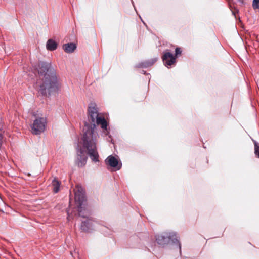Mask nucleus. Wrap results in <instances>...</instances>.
<instances>
[{"label":"nucleus","instance_id":"13","mask_svg":"<svg viewBox=\"0 0 259 259\" xmlns=\"http://www.w3.org/2000/svg\"><path fill=\"white\" fill-rule=\"evenodd\" d=\"M254 153L256 156L259 158V144L255 141H254Z\"/></svg>","mask_w":259,"mask_h":259},{"label":"nucleus","instance_id":"2","mask_svg":"<svg viewBox=\"0 0 259 259\" xmlns=\"http://www.w3.org/2000/svg\"><path fill=\"white\" fill-rule=\"evenodd\" d=\"M37 71L42 80L39 85V93L42 96H47L56 92L60 85L56 71L51 64L41 62L38 64Z\"/></svg>","mask_w":259,"mask_h":259},{"label":"nucleus","instance_id":"12","mask_svg":"<svg viewBox=\"0 0 259 259\" xmlns=\"http://www.w3.org/2000/svg\"><path fill=\"white\" fill-rule=\"evenodd\" d=\"M52 186L53 187V191L56 193L59 191L60 183L58 180L56 178L54 179L52 182Z\"/></svg>","mask_w":259,"mask_h":259},{"label":"nucleus","instance_id":"5","mask_svg":"<svg viewBox=\"0 0 259 259\" xmlns=\"http://www.w3.org/2000/svg\"><path fill=\"white\" fill-rule=\"evenodd\" d=\"M46 123L45 117H37L31 126L32 133L35 135L40 134L45 130Z\"/></svg>","mask_w":259,"mask_h":259},{"label":"nucleus","instance_id":"11","mask_svg":"<svg viewBox=\"0 0 259 259\" xmlns=\"http://www.w3.org/2000/svg\"><path fill=\"white\" fill-rule=\"evenodd\" d=\"M58 44L52 39H48L46 44L47 49L50 51L55 50Z\"/></svg>","mask_w":259,"mask_h":259},{"label":"nucleus","instance_id":"15","mask_svg":"<svg viewBox=\"0 0 259 259\" xmlns=\"http://www.w3.org/2000/svg\"><path fill=\"white\" fill-rule=\"evenodd\" d=\"M142 72H143V74H145V71L143 70Z\"/></svg>","mask_w":259,"mask_h":259},{"label":"nucleus","instance_id":"6","mask_svg":"<svg viewBox=\"0 0 259 259\" xmlns=\"http://www.w3.org/2000/svg\"><path fill=\"white\" fill-rule=\"evenodd\" d=\"M181 54V51L180 48H176L175 50V56L172 54L167 52L164 53L162 56V60L165 66H171L175 63L176 57Z\"/></svg>","mask_w":259,"mask_h":259},{"label":"nucleus","instance_id":"10","mask_svg":"<svg viewBox=\"0 0 259 259\" xmlns=\"http://www.w3.org/2000/svg\"><path fill=\"white\" fill-rule=\"evenodd\" d=\"M157 61L156 58H153L149 60H147L143 62H141L137 65L138 68H147L152 66Z\"/></svg>","mask_w":259,"mask_h":259},{"label":"nucleus","instance_id":"14","mask_svg":"<svg viewBox=\"0 0 259 259\" xmlns=\"http://www.w3.org/2000/svg\"><path fill=\"white\" fill-rule=\"evenodd\" d=\"M252 7L254 9H259V0H253Z\"/></svg>","mask_w":259,"mask_h":259},{"label":"nucleus","instance_id":"7","mask_svg":"<svg viewBox=\"0 0 259 259\" xmlns=\"http://www.w3.org/2000/svg\"><path fill=\"white\" fill-rule=\"evenodd\" d=\"M105 163L111 167L115 168L117 170L121 168V164L119 163L118 159L112 155H110L106 158Z\"/></svg>","mask_w":259,"mask_h":259},{"label":"nucleus","instance_id":"8","mask_svg":"<svg viewBox=\"0 0 259 259\" xmlns=\"http://www.w3.org/2000/svg\"><path fill=\"white\" fill-rule=\"evenodd\" d=\"M98 125H101V128L103 130H105V134L107 135L109 134V132L107 130V123L104 117L98 116L95 121Z\"/></svg>","mask_w":259,"mask_h":259},{"label":"nucleus","instance_id":"9","mask_svg":"<svg viewBox=\"0 0 259 259\" xmlns=\"http://www.w3.org/2000/svg\"><path fill=\"white\" fill-rule=\"evenodd\" d=\"M62 48L65 52L71 53L76 49V46L74 43H67L64 44Z\"/></svg>","mask_w":259,"mask_h":259},{"label":"nucleus","instance_id":"3","mask_svg":"<svg viewBox=\"0 0 259 259\" xmlns=\"http://www.w3.org/2000/svg\"><path fill=\"white\" fill-rule=\"evenodd\" d=\"M75 201L78 207V215L84 219L82 221L80 229L84 232H90L92 229L93 222L89 218V212L83 207V203L85 201L84 189L80 186H77L74 189Z\"/></svg>","mask_w":259,"mask_h":259},{"label":"nucleus","instance_id":"1","mask_svg":"<svg viewBox=\"0 0 259 259\" xmlns=\"http://www.w3.org/2000/svg\"><path fill=\"white\" fill-rule=\"evenodd\" d=\"M88 121L85 122L83 128V136L81 139L82 147L77 143L76 150V164L79 167H82L86 164L88 157L84 150L92 160L95 162L99 161V154L97 144L99 137L98 133L95 132V121L99 116L97 108L95 104L91 103L88 107Z\"/></svg>","mask_w":259,"mask_h":259},{"label":"nucleus","instance_id":"4","mask_svg":"<svg viewBox=\"0 0 259 259\" xmlns=\"http://www.w3.org/2000/svg\"><path fill=\"white\" fill-rule=\"evenodd\" d=\"M172 243L178 245L180 252H181V245L178 239L176 237V233L174 232H166L164 235H159L156 237L157 243L161 246H164L167 244L169 241Z\"/></svg>","mask_w":259,"mask_h":259}]
</instances>
